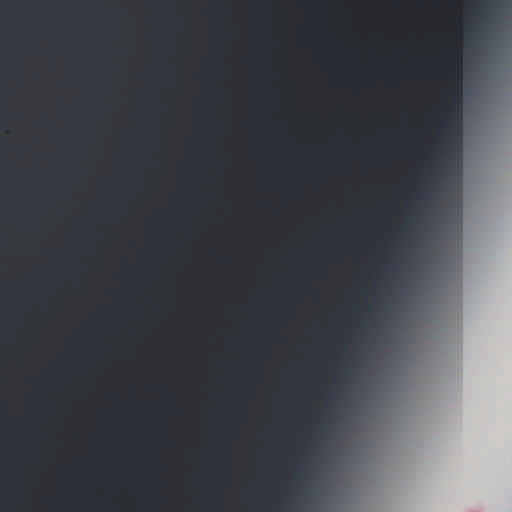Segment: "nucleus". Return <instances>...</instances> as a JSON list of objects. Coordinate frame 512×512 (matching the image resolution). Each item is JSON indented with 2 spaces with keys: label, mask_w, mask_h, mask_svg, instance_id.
Wrapping results in <instances>:
<instances>
[{
  "label": "nucleus",
  "mask_w": 512,
  "mask_h": 512,
  "mask_svg": "<svg viewBox=\"0 0 512 512\" xmlns=\"http://www.w3.org/2000/svg\"><path fill=\"white\" fill-rule=\"evenodd\" d=\"M444 126H445L444 122L439 123V127H444Z\"/></svg>",
  "instance_id": "obj_2"
},
{
  "label": "nucleus",
  "mask_w": 512,
  "mask_h": 512,
  "mask_svg": "<svg viewBox=\"0 0 512 512\" xmlns=\"http://www.w3.org/2000/svg\"><path fill=\"white\" fill-rule=\"evenodd\" d=\"M445 77L449 83L445 91V103L442 107L447 119L452 118L454 112L459 113L461 96V66L460 55L456 50H450L445 70Z\"/></svg>",
  "instance_id": "obj_1"
}]
</instances>
